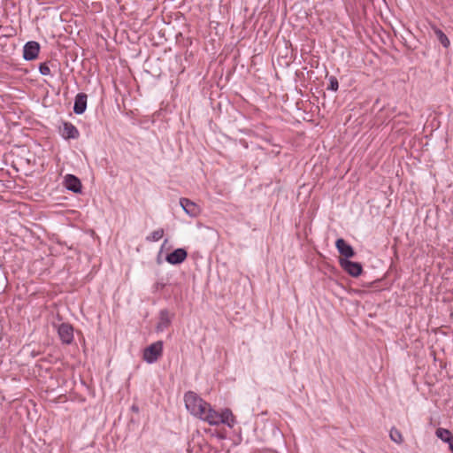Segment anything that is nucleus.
I'll return each mask as SVG.
<instances>
[{"label": "nucleus", "instance_id": "obj_21", "mask_svg": "<svg viewBox=\"0 0 453 453\" xmlns=\"http://www.w3.org/2000/svg\"><path fill=\"white\" fill-rule=\"evenodd\" d=\"M167 242V240H165L163 245H162V248L165 246V244Z\"/></svg>", "mask_w": 453, "mask_h": 453}, {"label": "nucleus", "instance_id": "obj_20", "mask_svg": "<svg viewBox=\"0 0 453 453\" xmlns=\"http://www.w3.org/2000/svg\"><path fill=\"white\" fill-rule=\"evenodd\" d=\"M448 444L450 451L453 453V438L449 441Z\"/></svg>", "mask_w": 453, "mask_h": 453}, {"label": "nucleus", "instance_id": "obj_4", "mask_svg": "<svg viewBox=\"0 0 453 453\" xmlns=\"http://www.w3.org/2000/svg\"><path fill=\"white\" fill-rule=\"evenodd\" d=\"M63 344L70 345L73 342V327L69 323L53 324Z\"/></svg>", "mask_w": 453, "mask_h": 453}, {"label": "nucleus", "instance_id": "obj_8", "mask_svg": "<svg viewBox=\"0 0 453 453\" xmlns=\"http://www.w3.org/2000/svg\"><path fill=\"white\" fill-rule=\"evenodd\" d=\"M180 205L184 210V211L191 218L197 217L201 212L200 207L188 198H180Z\"/></svg>", "mask_w": 453, "mask_h": 453}, {"label": "nucleus", "instance_id": "obj_22", "mask_svg": "<svg viewBox=\"0 0 453 453\" xmlns=\"http://www.w3.org/2000/svg\"><path fill=\"white\" fill-rule=\"evenodd\" d=\"M132 409H133V410H135V411H137V410H138V409H137V408H135L134 406H133V407H132Z\"/></svg>", "mask_w": 453, "mask_h": 453}, {"label": "nucleus", "instance_id": "obj_6", "mask_svg": "<svg viewBox=\"0 0 453 453\" xmlns=\"http://www.w3.org/2000/svg\"><path fill=\"white\" fill-rule=\"evenodd\" d=\"M59 133L61 136L65 140L78 139L80 137V132L78 128L71 122L64 121L62 126L59 127Z\"/></svg>", "mask_w": 453, "mask_h": 453}, {"label": "nucleus", "instance_id": "obj_2", "mask_svg": "<svg viewBox=\"0 0 453 453\" xmlns=\"http://www.w3.org/2000/svg\"><path fill=\"white\" fill-rule=\"evenodd\" d=\"M184 402L189 413L198 418L204 411V408L208 406V403L193 391L185 393Z\"/></svg>", "mask_w": 453, "mask_h": 453}, {"label": "nucleus", "instance_id": "obj_1", "mask_svg": "<svg viewBox=\"0 0 453 453\" xmlns=\"http://www.w3.org/2000/svg\"><path fill=\"white\" fill-rule=\"evenodd\" d=\"M199 419L208 423L210 426H219L223 424L229 428H233L236 423L235 418L230 409L226 408L219 412L214 410L209 403Z\"/></svg>", "mask_w": 453, "mask_h": 453}, {"label": "nucleus", "instance_id": "obj_12", "mask_svg": "<svg viewBox=\"0 0 453 453\" xmlns=\"http://www.w3.org/2000/svg\"><path fill=\"white\" fill-rule=\"evenodd\" d=\"M173 317V315L170 314L168 310H161L159 312V320L157 325V331L163 332L168 328L172 323Z\"/></svg>", "mask_w": 453, "mask_h": 453}, {"label": "nucleus", "instance_id": "obj_18", "mask_svg": "<svg viewBox=\"0 0 453 453\" xmlns=\"http://www.w3.org/2000/svg\"><path fill=\"white\" fill-rule=\"evenodd\" d=\"M329 85L327 87L328 90L332 91H337L339 88V82L335 76H330L329 77Z\"/></svg>", "mask_w": 453, "mask_h": 453}, {"label": "nucleus", "instance_id": "obj_15", "mask_svg": "<svg viewBox=\"0 0 453 453\" xmlns=\"http://www.w3.org/2000/svg\"><path fill=\"white\" fill-rule=\"evenodd\" d=\"M435 434L439 439L447 443L453 438V434L449 430L441 427L436 429Z\"/></svg>", "mask_w": 453, "mask_h": 453}, {"label": "nucleus", "instance_id": "obj_14", "mask_svg": "<svg viewBox=\"0 0 453 453\" xmlns=\"http://www.w3.org/2000/svg\"><path fill=\"white\" fill-rule=\"evenodd\" d=\"M431 28L434 31L437 40L441 42V44L444 48H449L450 45V42L448 36L444 34V32L434 25H433Z\"/></svg>", "mask_w": 453, "mask_h": 453}, {"label": "nucleus", "instance_id": "obj_7", "mask_svg": "<svg viewBox=\"0 0 453 453\" xmlns=\"http://www.w3.org/2000/svg\"><path fill=\"white\" fill-rule=\"evenodd\" d=\"M39 52L40 44L35 41L27 42L23 47V58L27 61H32L37 58Z\"/></svg>", "mask_w": 453, "mask_h": 453}, {"label": "nucleus", "instance_id": "obj_16", "mask_svg": "<svg viewBox=\"0 0 453 453\" xmlns=\"http://www.w3.org/2000/svg\"><path fill=\"white\" fill-rule=\"evenodd\" d=\"M165 231L163 228H158L152 233H150L147 237L146 241L150 242H154L159 241L164 236Z\"/></svg>", "mask_w": 453, "mask_h": 453}, {"label": "nucleus", "instance_id": "obj_5", "mask_svg": "<svg viewBox=\"0 0 453 453\" xmlns=\"http://www.w3.org/2000/svg\"><path fill=\"white\" fill-rule=\"evenodd\" d=\"M341 267L352 277H357L362 273L363 267L358 262H353L346 258H340Z\"/></svg>", "mask_w": 453, "mask_h": 453}, {"label": "nucleus", "instance_id": "obj_9", "mask_svg": "<svg viewBox=\"0 0 453 453\" xmlns=\"http://www.w3.org/2000/svg\"><path fill=\"white\" fill-rule=\"evenodd\" d=\"M187 257H188L187 250L183 248H179V249L174 250L173 252L169 253L166 256L165 260L167 263L176 265H180L183 261H185Z\"/></svg>", "mask_w": 453, "mask_h": 453}, {"label": "nucleus", "instance_id": "obj_19", "mask_svg": "<svg viewBox=\"0 0 453 453\" xmlns=\"http://www.w3.org/2000/svg\"><path fill=\"white\" fill-rule=\"evenodd\" d=\"M39 72L42 75H50V68L48 65L47 63H42L39 65Z\"/></svg>", "mask_w": 453, "mask_h": 453}, {"label": "nucleus", "instance_id": "obj_11", "mask_svg": "<svg viewBox=\"0 0 453 453\" xmlns=\"http://www.w3.org/2000/svg\"><path fill=\"white\" fill-rule=\"evenodd\" d=\"M335 247L338 252L343 256V258H349L355 256L353 248L342 238H339L335 242Z\"/></svg>", "mask_w": 453, "mask_h": 453}, {"label": "nucleus", "instance_id": "obj_13", "mask_svg": "<svg viewBox=\"0 0 453 453\" xmlns=\"http://www.w3.org/2000/svg\"><path fill=\"white\" fill-rule=\"evenodd\" d=\"M88 96L85 93H79L76 95L73 104V112L81 115L85 112L87 109Z\"/></svg>", "mask_w": 453, "mask_h": 453}, {"label": "nucleus", "instance_id": "obj_3", "mask_svg": "<svg viewBox=\"0 0 453 453\" xmlns=\"http://www.w3.org/2000/svg\"><path fill=\"white\" fill-rule=\"evenodd\" d=\"M163 355V342L157 341L143 349L142 358L148 364L156 363Z\"/></svg>", "mask_w": 453, "mask_h": 453}, {"label": "nucleus", "instance_id": "obj_17", "mask_svg": "<svg viewBox=\"0 0 453 453\" xmlns=\"http://www.w3.org/2000/svg\"><path fill=\"white\" fill-rule=\"evenodd\" d=\"M389 436H390V439L397 444H401L403 441V435H402L401 432L395 427L391 428Z\"/></svg>", "mask_w": 453, "mask_h": 453}, {"label": "nucleus", "instance_id": "obj_10", "mask_svg": "<svg viewBox=\"0 0 453 453\" xmlns=\"http://www.w3.org/2000/svg\"><path fill=\"white\" fill-rule=\"evenodd\" d=\"M64 184L66 189L76 194L81 193V182L75 175L66 174L65 176Z\"/></svg>", "mask_w": 453, "mask_h": 453}]
</instances>
